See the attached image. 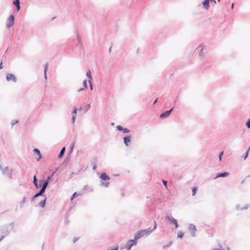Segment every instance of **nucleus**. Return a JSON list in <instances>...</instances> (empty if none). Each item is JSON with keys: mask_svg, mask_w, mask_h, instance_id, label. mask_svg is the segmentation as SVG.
I'll use <instances>...</instances> for the list:
<instances>
[{"mask_svg": "<svg viewBox=\"0 0 250 250\" xmlns=\"http://www.w3.org/2000/svg\"><path fill=\"white\" fill-rule=\"evenodd\" d=\"M14 226V222L6 224L1 226L0 228V231L1 233V235L4 237L9 235L11 232L13 230Z\"/></svg>", "mask_w": 250, "mask_h": 250, "instance_id": "f257e3e1", "label": "nucleus"}, {"mask_svg": "<svg viewBox=\"0 0 250 250\" xmlns=\"http://www.w3.org/2000/svg\"><path fill=\"white\" fill-rule=\"evenodd\" d=\"M188 229L189 231L191 236L194 237L196 236V233L197 231V229L196 226L193 224H190L188 227Z\"/></svg>", "mask_w": 250, "mask_h": 250, "instance_id": "f03ea898", "label": "nucleus"}, {"mask_svg": "<svg viewBox=\"0 0 250 250\" xmlns=\"http://www.w3.org/2000/svg\"><path fill=\"white\" fill-rule=\"evenodd\" d=\"M15 22V17L13 15H11L7 19V23L6 24V27L10 28L13 26Z\"/></svg>", "mask_w": 250, "mask_h": 250, "instance_id": "7ed1b4c3", "label": "nucleus"}, {"mask_svg": "<svg viewBox=\"0 0 250 250\" xmlns=\"http://www.w3.org/2000/svg\"><path fill=\"white\" fill-rule=\"evenodd\" d=\"M173 109H174V108L172 107V108H170V109H169L167 111H166L164 112L161 113L160 115V118H162V119H164V118H166L168 117L170 115L171 113L172 112V111L173 110Z\"/></svg>", "mask_w": 250, "mask_h": 250, "instance_id": "20e7f679", "label": "nucleus"}, {"mask_svg": "<svg viewBox=\"0 0 250 250\" xmlns=\"http://www.w3.org/2000/svg\"><path fill=\"white\" fill-rule=\"evenodd\" d=\"M166 218L167 220L174 225L175 228H178L179 227L177 220L174 219L172 216H167Z\"/></svg>", "mask_w": 250, "mask_h": 250, "instance_id": "39448f33", "label": "nucleus"}, {"mask_svg": "<svg viewBox=\"0 0 250 250\" xmlns=\"http://www.w3.org/2000/svg\"><path fill=\"white\" fill-rule=\"evenodd\" d=\"M6 79L7 81H12L14 83H16L17 81L16 76L11 73L7 74Z\"/></svg>", "mask_w": 250, "mask_h": 250, "instance_id": "423d86ee", "label": "nucleus"}, {"mask_svg": "<svg viewBox=\"0 0 250 250\" xmlns=\"http://www.w3.org/2000/svg\"><path fill=\"white\" fill-rule=\"evenodd\" d=\"M229 175V173L228 171H224L223 172H219L217 174L214 179H216L220 177H226Z\"/></svg>", "mask_w": 250, "mask_h": 250, "instance_id": "0eeeda50", "label": "nucleus"}, {"mask_svg": "<svg viewBox=\"0 0 250 250\" xmlns=\"http://www.w3.org/2000/svg\"><path fill=\"white\" fill-rule=\"evenodd\" d=\"M39 183L40 184H39L38 187V188H42L44 189H46L47 186H48V184L47 183H46L45 182V181L43 180H39Z\"/></svg>", "mask_w": 250, "mask_h": 250, "instance_id": "6e6552de", "label": "nucleus"}, {"mask_svg": "<svg viewBox=\"0 0 250 250\" xmlns=\"http://www.w3.org/2000/svg\"><path fill=\"white\" fill-rule=\"evenodd\" d=\"M100 178L102 181H108L110 180V177L108 176L106 173L103 172L100 176Z\"/></svg>", "mask_w": 250, "mask_h": 250, "instance_id": "1a4fd4ad", "label": "nucleus"}, {"mask_svg": "<svg viewBox=\"0 0 250 250\" xmlns=\"http://www.w3.org/2000/svg\"><path fill=\"white\" fill-rule=\"evenodd\" d=\"M210 0H204V1L202 2V4L204 8L206 10H208L209 7V2ZM210 1H213V0H210Z\"/></svg>", "mask_w": 250, "mask_h": 250, "instance_id": "9d476101", "label": "nucleus"}, {"mask_svg": "<svg viewBox=\"0 0 250 250\" xmlns=\"http://www.w3.org/2000/svg\"><path fill=\"white\" fill-rule=\"evenodd\" d=\"M124 143L125 145L126 146H128L129 143L131 142V136L127 135L123 138Z\"/></svg>", "mask_w": 250, "mask_h": 250, "instance_id": "9b49d317", "label": "nucleus"}, {"mask_svg": "<svg viewBox=\"0 0 250 250\" xmlns=\"http://www.w3.org/2000/svg\"><path fill=\"white\" fill-rule=\"evenodd\" d=\"M13 4L14 5L17 9V12H19L21 9L20 1L19 0H14L13 2Z\"/></svg>", "mask_w": 250, "mask_h": 250, "instance_id": "f8f14e48", "label": "nucleus"}, {"mask_svg": "<svg viewBox=\"0 0 250 250\" xmlns=\"http://www.w3.org/2000/svg\"><path fill=\"white\" fill-rule=\"evenodd\" d=\"M200 49V51L199 52V56H202L205 53H207L206 49L204 47H202V45L199 46L196 50Z\"/></svg>", "mask_w": 250, "mask_h": 250, "instance_id": "ddd939ff", "label": "nucleus"}, {"mask_svg": "<svg viewBox=\"0 0 250 250\" xmlns=\"http://www.w3.org/2000/svg\"><path fill=\"white\" fill-rule=\"evenodd\" d=\"M33 152L39 156V157L37 159V161H39V160H40L42 158V155L40 150L36 148L33 149Z\"/></svg>", "mask_w": 250, "mask_h": 250, "instance_id": "4468645a", "label": "nucleus"}, {"mask_svg": "<svg viewBox=\"0 0 250 250\" xmlns=\"http://www.w3.org/2000/svg\"><path fill=\"white\" fill-rule=\"evenodd\" d=\"M90 108V104H86L84 105L83 107H81L79 110L81 111L82 110H83L84 111V112H87Z\"/></svg>", "mask_w": 250, "mask_h": 250, "instance_id": "2eb2a0df", "label": "nucleus"}, {"mask_svg": "<svg viewBox=\"0 0 250 250\" xmlns=\"http://www.w3.org/2000/svg\"><path fill=\"white\" fill-rule=\"evenodd\" d=\"M138 239L140 238L145 236L144 233L143 232L142 229L138 231L137 233H136L134 235Z\"/></svg>", "mask_w": 250, "mask_h": 250, "instance_id": "dca6fc26", "label": "nucleus"}, {"mask_svg": "<svg viewBox=\"0 0 250 250\" xmlns=\"http://www.w3.org/2000/svg\"><path fill=\"white\" fill-rule=\"evenodd\" d=\"M142 230L144 233V235L146 236L149 235L153 231V230H151L150 228L142 229Z\"/></svg>", "mask_w": 250, "mask_h": 250, "instance_id": "f3484780", "label": "nucleus"}, {"mask_svg": "<svg viewBox=\"0 0 250 250\" xmlns=\"http://www.w3.org/2000/svg\"><path fill=\"white\" fill-rule=\"evenodd\" d=\"M45 190L46 189H43L42 188H41L40 190L37 193H36L39 196L45 197V196H46V195L44 194V193Z\"/></svg>", "mask_w": 250, "mask_h": 250, "instance_id": "a211bd4d", "label": "nucleus"}, {"mask_svg": "<svg viewBox=\"0 0 250 250\" xmlns=\"http://www.w3.org/2000/svg\"><path fill=\"white\" fill-rule=\"evenodd\" d=\"M46 201V196H45L44 199L39 203V206L41 208H43L45 207Z\"/></svg>", "mask_w": 250, "mask_h": 250, "instance_id": "6ab92c4d", "label": "nucleus"}, {"mask_svg": "<svg viewBox=\"0 0 250 250\" xmlns=\"http://www.w3.org/2000/svg\"><path fill=\"white\" fill-rule=\"evenodd\" d=\"M65 147L64 146L62 148V149L58 155L59 158H61L63 157V156L64 155V152H65Z\"/></svg>", "mask_w": 250, "mask_h": 250, "instance_id": "aec40b11", "label": "nucleus"}, {"mask_svg": "<svg viewBox=\"0 0 250 250\" xmlns=\"http://www.w3.org/2000/svg\"><path fill=\"white\" fill-rule=\"evenodd\" d=\"M33 183L34 185V186H35V187L37 188H38V179L36 177V176L35 175L33 177Z\"/></svg>", "mask_w": 250, "mask_h": 250, "instance_id": "412c9836", "label": "nucleus"}, {"mask_svg": "<svg viewBox=\"0 0 250 250\" xmlns=\"http://www.w3.org/2000/svg\"><path fill=\"white\" fill-rule=\"evenodd\" d=\"M48 69V63H46L44 65V77L45 80H47V77L46 75V72Z\"/></svg>", "mask_w": 250, "mask_h": 250, "instance_id": "4be33fe9", "label": "nucleus"}, {"mask_svg": "<svg viewBox=\"0 0 250 250\" xmlns=\"http://www.w3.org/2000/svg\"><path fill=\"white\" fill-rule=\"evenodd\" d=\"M133 246V245L132 244V243H130L129 240H128L126 244L125 248L126 250H130Z\"/></svg>", "mask_w": 250, "mask_h": 250, "instance_id": "5701e85b", "label": "nucleus"}, {"mask_svg": "<svg viewBox=\"0 0 250 250\" xmlns=\"http://www.w3.org/2000/svg\"><path fill=\"white\" fill-rule=\"evenodd\" d=\"M138 239L134 235V239H133V240H129V242L131 243L134 246V245H137V240Z\"/></svg>", "mask_w": 250, "mask_h": 250, "instance_id": "b1692460", "label": "nucleus"}, {"mask_svg": "<svg viewBox=\"0 0 250 250\" xmlns=\"http://www.w3.org/2000/svg\"><path fill=\"white\" fill-rule=\"evenodd\" d=\"M8 167H5L4 168H2V167H1V166L0 165V169L2 171V172L3 173V174L5 175L6 174V171H7L8 170Z\"/></svg>", "mask_w": 250, "mask_h": 250, "instance_id": "393cba45", "label": "nucleus"}, {"mask_svg": "<svg viewBox=\"0 0 250 250\" xmlns=\"http://www.w3.org/2000/svg\"><path fill=\"white\" fill-rule=\"evenodd\" d=\"M109 185V182H103L101 181V186L104 187H108Z\"/></svg>", "mask_w": 250, "mask_h": 250, "instance_id": "a878e982", "label": "nucleus"}, {"mask_svg": "<svg viewBox=\"0 0 250 250\" xmlns=\"http://www.w3.org/2000/svg\"><path fill=\"white\" fill-rule=\"evenodd\" d=\"M184 235V233L183 231H179L178 232V234H177L178 238H182L183 237Z\"/></svg>", "mask_w": 250, "mask_h": 250, "instance_id": "bb28decb", "label": "nucleus"}, {"mask_svg": "<svg viewBox=\"0 0 250 250\" xmlns=\"http://www.w3.org/2000/svg\"><path fill=\"white\" fill-rule=\"evenodd\" d=\"M86 76L88 79H92L91 72L90 70H88L86 72Z\"/></svg>", "mask_w": 250, "mask_h": 250, "instance_id": "cd10ccee", "label": "nucleus"}, {"mask_svg": "<svg viewBox=\"0 0 250 250\" xmlns=\"http://www.w3.org/2000/svg\"><path fill=\"white\" fill-rule=\"evenodd\" d=\"M5 175H6L7 176H8L10 179L12 178V172L11 170L9 171Z\"/></svg>", "mask_w": 250, "mask_h": 250, "instance_id": "c85d7f7f", "label": "nucleus"}, {"mask_svg": "<svg viewBox=\"0 0 250 250\" xmlns=\"http://www.w3.org/2000/svg\"><path fill=\"white\" fill-rule=\"evenodd\" d=\"M250 147H249V148H248V149L246 151V152H245V154L242 156V157L245 160L247 157H248V154H249V150H250Z\"/></svg>", "mask_w": 250, "mask_h": 250, "instance_id": "c756f323", "label": "nucleus"}, {"mask_svg": "<svg viewBox=\"0 0 250 250\" xmlns=\"http://www.w3.org/2000/svg\"><path fill=\"white\" fill-rule=\"evenodd\" d=\"M43 180L45 181L46 183H47V184L48 185L49 182L52 180V179L50 178V176H48L47 177V178L45 180Z\"/></svg>", "mask_w": 250, "mask_h": 250, "instance_id": "7c9ffc66", "label": "nucleus"}, {"mask_svg": "<svg viewBox=\"0 0 250 250\" xmlns=\"http://www.w3.org/2000/svg\"><path fill=\"white\" fill-rule=\"evenodd\" d=\"M197 188L195 187H194L192 189V195L194 196L197 192Z\"/></svg>", "mask_w": 250, "mask_h": 250, "instance_id": "2f4dec72", "label": "nucleus"}, {"mask_svg": "<svg viewBox=\"0 0 250 250\" xmlns=\"http://www.w3.org/2000/svg\"><path fill=\"white\" fill-rule=\"evenodd\" d=\"M74 143L73 142V143H72L71 144V145L70 146L69 153H72V152L73 151V149H74Z\"/></svg>", "mask_w": 250, "mask_h": 250, "instance_id": "473e14b6", "label": "nucleus"}, {"mask_svg": "<svg viewBox=\"0 0 250 250\" xmlns=\"http://www.w3.org/2000/svg\"><path fill=\"white\" fill-rule=\"evenodd\" d=\"M76 35H77V40H78V42H79V43H81V39L80 38V36L79 35L78 32V31H76Z\"/></svg>", "mask_w": 250, "mask_h": 250, "instance_id": "72a5a7b5", "label": "nucleus"}, {"mask_svg": "<svg viewBox=\"0 0 250 250\" xmlns=\"http://www.w3.org/2000/svg\"><path fill=\"white\" fill-rule=\"evenodd\" d=\"M246 126L248 128L250 129V119H249L246 123Z\"/></svg>", "mask_w": 250, "mask_h": 250, "instance_id": "f704fd0d", "label": "nucleus"}, {"mask_svg": "<svg viewBox=\"0 0 250 250\" xmlns=\"http://www.w3.org/2000/svg\"><path fill=\"white\" fill-rule=\"evenodd\" d=\"M116 128L118 130L123 131L124 127L121 125H118L117 126Z\"/></svg>", "mask_w": 250, "mask_h": 250, "instance_id": "c9c22d12", "label": "nucleus"}, {"mask_svg": "<svg viewBox=\"0 0 250 250\" xmlns=\"http://www.w3.org/2000/svg\"><path fill=\"white\" fill-rule=\"evenodd\" d=\"M78 196L77 192H75L73 194L72 196L70 198V200L72 201L76 197Z\"/></svg>", "mask_w": 250, "mask_h": 250, "instance_id": "e433bc0d", "label": "nucleus"}, {"mask_svg": "<svg viewBox=\"0 0 250 250\" xmlns=\"http://www.w3.org/2000/svg\"><path fill=\"white\" fill-rule=\"evenodd\" d=\"M83 86L84 88H86L87 87V80H84L83 81Z\"/></svg>", "mask_w": 250, "mask_h": 250, "instance_id": "4c0bfd02", "label": "nucleus"}, {"mask_svg": "<svg viewBox=\"0 0 250 250\" xmlns=\"http://www.w3.org/2000/svg\"><path fill=\"white\" fill-rule=\"evenodd\" d=\"M26 197H24L23 198H22V200H21V208H22V205L25 202V201H26Z\"/></svg>", "mask_w": 250, "mask_h": 250, "instance_id": "58836bf2", "label": "nucleus"}, {"mask_svg": "<svg viewBox=\"0 0 250 250\" xmlns=\"http://www.w3.org/2000/svg\"><path fill=\"white\" fill-rule=\"evenodd\" d=\"M223 154H224V152L221 151L220 152V153L219 154V159L220 161H221L222 160V156L223 155Z\"/></svg>", "mask_w": 250, "mask_h": 250, "instance_id": "ea45409f", "label": "nucleus"}, {"mask_svg": "<svg viewBox=\"0 0 250 250\" xmlns=\"http://www.w3.org/2000/svg\"><path fill=\"white\" fill-rule=\"evenodd\" d=\"M172 244V241H170L168 242V244L163 246V248L170 246Z\"/></svg>", "mask_w": 250, "mask_h": 250, "instance_id": "a19ab883", "label": "nucleus"}, {"mask_svg": "<svg viewBox=\"0 0 250 250\" xmlns=\"http://www.w3.org/2000/svg\"><path fill=\"white\" fill-rule=\"evenodd\" d=\"M123 132L124 133H129L130 132V130L128 128H123Z\"/></svg>", "mask_w": 250, "mask_h": 250, "instance_id": "79ce46f5", "label": "nucleus"}, {"mask_svg": "<svg viewBox=\"0 0 250 250\" xmlns=\"http://www.w3.org/2000/svg\"><path fill=\"white\" fill-rule=\"evenodd\" d=\"M18 123V120H14L11 122L12 126H14L15 124Z\"/></svg>", "mask_w": 250, "mask_h": 250, "instance_id": "37998d69", "label": "nucleus"}, {"mask_svg": "<svg viewBox=\"0 0 250 250\" xmlns=\"http://www.w3.org/2000/svg\"><path fill=\"white\" fill-rule=\"evenodd\" d=\"M77 109L75 107L72 111L73 116H76Z\"/></svg>", "mask_w": 250, "mask_h": 250, "instance_id": "c03bdc74", "label": "nucleus"}, {"mask_svg": "<svg viewBox=\"0 0 250 250\" xmlns=\"http://www.w3.org/2000/svg\"><path fill=\"white\" fill-rule=\"evenodd\" d=\"M39 196L38 195L37 193H36L32 198H31V202L33 201L36 198L39 197Z\"/></svg>", "mask_w": 250, "mask_h": 250, "instance_id": "a18cd8bd", "label": "nucleus"}, {"mask_svg": "<svg viewBox=\"0 0 250 250\" xmlns=\"http://www.w3.org/2000/svg\"><path fill=\"white\" fill-rule=\"evenodd\" d=\"M250 206V204H247L243 208H241V210L243 209H247Z\"/></svg>", "mask_w": 250, "mask_h": 250, "instance_id": "49530a36", "label": "nucleus"}, {"mask_svg": "<svg viewBox=\"0 0 250 250\" xmlns=\"http://www.w3.org/2000/svg\"><path fill=\"white\" fill-rule=\"evenodd\" d=\"M157 228V224H156V222L155 221H154V227L153 228V229L152 230H153V231L155 229Z\"/></svg>", "mask_w": 250, "mask_h": 250, "instance_id": "de8ad7c7", "label": "nucleus"}, {"mask_svg": "<svg viewBox=\"0 0 250 250\" xmlns=\"http://www.w3.org/2000/svg\"><path fill=\"white\" fill-rule=\"evenodd\" d=\"M162 182H163V185L165 186H167V181L165 180H162Z\"/></svg>", "mask_w": 250, "mask_h": 250, "instance_id": "09e8293b", "label": "nucleus"}, {"mask_svg": "<svg viewBox=\"0 0 250 250\" xmlns=\"http://www.w3.org/2000/svg\"><path fill=\"white\" fill-rule=\"evenodd\" d=\"M76 116H72V123H74L75 121Z\"/></svg>", "mask_w": 250, "mask_h": 250, "instance_id": "8fccbe9b", "label": "nucleus"}, {"mask_svg": "<svg viewBox=\"0 0 250 250\" xmlns=\"http://www.w3.org/2000/svg\"><path fill=\"white\" fill-rule=\"evenodd\" d=\"M78 239H79V238H77V237L74 238L73 240V243H75L78 241Z\"/></svg>", "mask_w": 250, "mask_h": 250, "instance_id": "3c124183", "label": "nucleus"}, {"mask_svg": "<svg viewBox=\"0 0 250 250\" xmlns=\"http://www.w3.org/2000/svg\"><path fill=\"white\" fill-rule=\"evenodd\" d=\"M118 250V247L117 246L115 248H113L110 250Z\"/></svg>", "mask_w": 250, "mask_h": 250, "instance_id": "603ef678", "label": "nucleus"}, {"mask_svg": "<svg viewBox=\"0 0 250 250\" xmlns=\"http://www.w3.org/2000/svg\"><path fill=\"white\" fill-rule=\"evenodd\" d=\"M84 89V87L83 88H80L78 90H77V92H81L82 91H83Z\"/></svg>", "mask_w": 250, "mask_h": 250, "instance_id": "864d4df0", "label": "nucleus"}, {"mask_svg": "<svg viewBox=\"0 0 250 250\" xmlns=\"http://www.w3.org/2000/svg\"><path fill=\"white\" fill-rule=\"evenodd\" d=\"M57 171V169L54 171L50 175H49V176H50V178L52 179V177L53 176L54 174L55 173L56 171Z\"/></svg>", "mask_w": 250, "mask_h": 250, "instance_id": "5fc2aeb1", "label": "nucleus"}, {"mask_svg": "<svg viewBox=\"0 0 250 250\" xmlns=\"http://www.w3.org/2000/svg\"><path fill=\"white\" fill-rule=\"evenodd\" d=\"M236 208L237 210H239V209H241V208H240V206H239V205H237L236 206Z\"/></svg>", "mask_w": 250, "mask_h": 250, "instance_id": "6e6d98bb", "label": "nucleus"}, {"mask_svg": "<svg viewBox=\"0 0 250 250\" xmlns=\"http://www.w3.org/2000/svg\"><path fill=\"white\" fill-rule=\"evenodd\" d=\"M3 66H2V61H1V62L0 63V69H2Z\"/></svg>", "mask_w": 250, "mask_h": 250, "instance_id": "4d7b16f0", "label": "nucleus"}, {"mask_svg": "<svg viewBox=\"0 0 250 250\" xmlns=\"http://www.w3.org/2000/svg\"><path fill=\"white\" fill-rule=\"evenodd\" d=\"M90 88L91 90H93V84H89Z\"/></svg>", "mask_w": 250, "mask_h": 250, "instance_id": "13d9d810", "label": "nucleus"}, {"mask_svg": "<svg viewBox=\"0 0 250 250\" xmlns=\"http://www.w3.org/2000/svg\"><path fill=\"white\" fill-rule=\"evenodd\" d=\"M92 79H88V83H89V84H92Z\"/></svg>", "mask_w": 250, "mask_h": 250, "instance_id": "bf43d9fd", "label": "nucleus"}, {"mask_svg": "<svg viewBox=\"0 0 250 250\" xmlns=\"http://www.w3.org/2000/svg\"><path fill=\"white\" fill-rule=\"evenodd\" d=\"M96 168H97V166H96V164H95V165L93 166V170H95V169H96Z\"/></svg>", "mask_w": 250, "mask_h": 250, "instance_id": "052dcab7", "label": "nucleus"}, {"mask_svg": "<svg viewBox=\"0 0 250 250\" xmlns=\"http://www.w3.org/2000/svg\"><path fill=\"white\" fill-rule=\"evenodd\" d=\"M4 238H5L4 237H3V236L1 235L0 236V242L3 239H4Z\"/></svg>", "mask_w": 250, "mask_h": 250, "instance_id": "680f3d73", "label": "nucleus"}, {"mask_svg": "<svg viewBox=\"0 0 250 250\" xmlns=\"http://www.w3.org/2000/svg\"><path fill=\"white\" fill-rule=\"evenodd\" d=\"M212 250H223L221 249L215 248V249H213Z\"/></svg>", "mask_w": 250, "mask_h": 250, "instance_id": "e2e57ef3", "label": "nucleus"}, {"mask_svg": "<svg viewBox=\"0 0 250 250\" xmlns=\"http://www.w3.org/2000/svg\"><path fill=\"white\" fill-rule=\"evenodd\" d=\"M68 223H69V221L67 219H66L65 221V224H68Z\"/></svg>", "mask_w": 250, "mask_h": 250, "instance_id": "0e129e2a", "label": "nucleus"}, {"mask_svg": "<svg viewBox=\"0 0 250 250\" xmlns=\"http://www.w3.org/2000/svg\"><path fill=\"white\" fill-rule=\"evenodd\" d=\"M157 100H158L157 98L155 100V101L153 102V104H155L157 103Z\"/></svg>", "mask_w": 250, "mask_h": 250, "instance_id": "69168bd1", "label": "nucleus"}, {"mask_svg": "<svg viewBox=\"0 0 250 250\" xmlns=\"http://www.w3.org/2000/svg\"><path fill=\"white\" fill-rule=\"evenodd\" d=\"M233 7H234V3H232L231 4V8L232 9V8H233Z\"/></svg>", "mask_w": 250, "mask_h": 250, "instance_id": "338daca9", "label": "nucleus"}, {"mask_svg": "<svg viewBox=\"0 0 250 250\" xmlns=\"http://www.w3.org/2000/svg\"><path fill=\"white\" fill-rule=\"evenodd\" d=\"M111 51V47H110L109 49V52H110Z\"/></svg>", "mask_w": 250, "mask_h": 250, "instance_id": "774afa93", "label": "nucleus"}]
</instances>
